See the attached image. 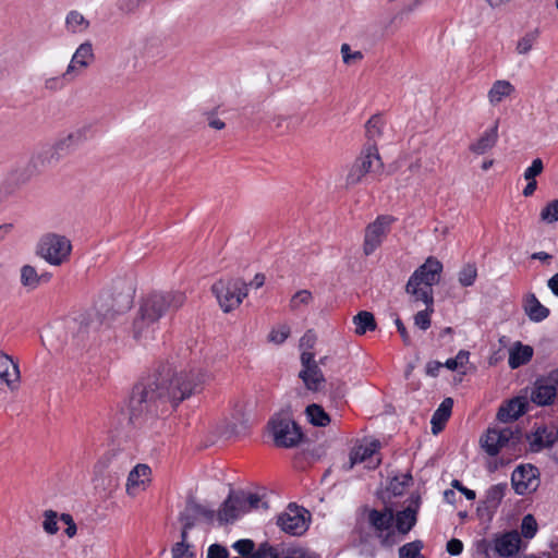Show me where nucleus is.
<instances>
[{
	"mask_svg": "<svg viewBox=\"0 0 558 558\" xmlns=\"http://www.w3.org/2000/svg\"><path fill=\"white\" fill-rule=\"evenodd\" d=\"M446 548L451 556H458L463 550V543L458 538H451L448 541Z\"/></svg>",
	"mask_w": 558,
	"mask_h": 558,
	"instance_id": "nucleus-62",
	"label": "nucleus"
},
{
	"mask_svg": "<svg viewBox=\"0 0 558 558\" xmlns=\"http://www.w3.org/2000/svg\"><path fill=\"white\" fill-rule=\"evenodd\" d=\"M383 120L380 116H373L365 124L366 136L368 140H375L381 135Z\"/></svg>",
	"mask_w": 558,
	"mask_h": 558,
	"instance_id": "nucleus-45",
	"label": "nucleus"
},
{
	"mask_svg": "<svg viewBox=\"0 0 558 558\" xmlns=\"http://www.w3.org/2000/svg\"><path fill=\"white\" fill-rule=\"evenodd\" d=\"M514 92V86L506 80L496 81L488 92V99L492 105H497L505 97L510 96Z\"/></svg>",
	"mask_w": 558,
	"mask_h": 558,
	"instance_id": "nucleus-30",
	"label": "nucleus"
},
{
	"mask_svg": "<svg viewBox=\"0 0 558 558\" xmlns=\"http://www.w3.org/2000/svg\"><path fill=\"white\" fill-rule=\"evenodd\" d=\"M384 163L379 156L376 143L368 144L362 150L361 156L356 158L354 163L349 170L345 179L347 185H355L362 181L366 173L380 172Z\"/></svg>",
	"mask_w": 558,
	"mask_h": 558,
	"instance_id": "nucleus-6",
	"label": "nucleus"
},
{
	"mask_svg": "<svg viewBox=\"0 0 558 558\" xmlns=\"http://www.w3.org/2000/svg\"><path fill=\"white\" fill-rule=\"evenodd\" d=\"M442 271V264L435 257H428L423 265H421L411 276L418 283L425 287L433 288L440 280Z\"/></svg>",
	"mask_w": 558,
	"mask_h": 558,
	"instance_id": "nucleus-17",
	"label": "nucleus"
},
{
	"mask_svg": "<svg viewBox=\"0 0 558 558\" xmlns=\"http://www.w3.org/2000/svg\"><path fill=\"white\" fill-rule=\"evenodd\" d=\"M189 548V544L175 543L172 547V558H186Z\"/></svg>",
	"mask_w": 558,
	"mask_h": 558,
	"instance_id": "nucleus-63",
	"label": "nucleus"
},
{
	"mask_svg": "<svg viewBox=\"0 0 558 558\" xmlns=\"http://www.w3.org/2000/svg\"><path fill=\"white\" fill-rule=\"evenodd\" d=\"M365 512L368 525L381 537V545L390 546L392 544L390 538L393 535L390 531L395 521L393 510L389 507L383 510L365 508Z\"/></svg>",
	"mask_w": 558,
	"mask_h": 558,
	"instance_id": "nucleus-12",
	"label": "nucleus"
},
{
	"mask_svg": "<svg viewBox=\"0 0 558 558\" xmlns=\"http://www.w3.org/2000/svg\"><path fill=\"white\" fill-rule=\"evenodd\" d=\"M196 519L192 510H189V505L186 504L184 511L179 517L184 530H192L196 524Z\"/></svg>",
	"mask_w": 558,
	"mask_h": 558,
	"instance_id": "nucleus-55",
	"label": "nucleus"
},
{
	"mask_svg": "<svg viewBox=\"0 0 558 558\" xmlns=\"http://www.w3.org/2000/svg\"><path fill=\"white\" fill-rule=\"evenodd\" d=\"M498 123L499 121L497 120L475 143L471 144L470 150L474 154L483 155L493 148L498 140Z\"/></svg>",
	"mask_w": 558,
	"mask_h": 558,
	"instance_id": "nucleus-26",
	"label": "nucleus"
},
{
	"mask_svg": "<svg viewBox=\"0 0 558 558\" xmlns=\"http://www.w3.org/2000/svg\"><path fill=\"white\" fill-rule=\"evenodd\" d=\"M221 310L229 313L238 307L247 295V284L241 279H220L211 286Z\"/></svg>",
	"mask_w": 558,
	"mask_h": 558,
	"instance_id": "nucleus-5",
	"label": "nucleus"
},
{
	"mask_svg": "<svg viewBox=\"0 0 558 558\" xmlns=\"http://www.w3.org/2000/svg\"><path fill=\"white\" fill-rule=\"evenodd\" d=\"M527 405L529 403L525 398L515 397L499 408L497 412V420L501 423L515 421L525 414Z\"/></svg>",
	"mask_w": 558,
	"mask_h": 558,
	"instance_id": "nucleus-20",
	"label": "nucleus"
},
{
	"mask_svg": "<svg viewBox=\"0 0 558 558\" xmlns=\"http://www.w3.org/2000/svg\"><path fill=\"white\" fill-rule=\"evenodd\" d=\"M538 469L532 464H522L511 474V484L518 495H526L537 489L539 485Z\"/></svg>",
	"mask_w": 558,
	"mask_h": 558,
	"instance_id": "nucleus-15",
	"label": "nucleus"
},
{
	"mask_svg": "<svg viewBox=\"0 0 558 558\" xmlns=\"http://www.w3.org/2000/svg\"><path fill=\"white\" fill-rule=\"evenodd\" d=\"M186 502L189 505V510H192L196 518L202 517L208 524H213L215 518L217 517L214 509L203 506L193 496H190Z\"/></svg>",
	"mask_w": 558,
	"mask_h": 558,
	"instance_id": "nucleus-36",
	"label": "nucleus"
},
{
	"mask_svg": "<svg viewBox=\"0 0 558 558\" xmlns=\"http://www.w3.org/2000/svg\"><path fill=\"white\" fill-rule=\"evenodd\" d=\"M290 335V328L286 325H282L279 329H272L268 336L269 341L281 344L283 343Z\"/></svg>",
	"mask_w": 558,
	"mask_h": 558,
	"instance_id": "nucleus-54",
	"label": "nucleus"
},
{
	"mask_svg": "<svg viewBox=\"0 0 558 558\" xmlns=\"http://www.w3.org/2000/svg\"><path fill=\"white\" fill-rule=\"evenodd\" d=\"M493 543L494 550L500 557H513L520 550L522 539L519 532L512 530L505 533L495 534Z\"/></svg>",
	"mask_w": 558,
	"mask_h": 558,
	"instance_id": "nucleus-18",
	"label": "nucleus"
},
{
	"mask_svg": "<svg viewBox=\"0 0 558 558\" xmlns=\"http://www.w3.org/2000/svg\"><path fill=\"white\" fill-rule=\"evenodd\" d=\"M353 324L355 326L356 335H365L367 331L376 329V320L373 313L367 311H361L353 317Z\"/></svg>",
	"mask_w": 558,
	"mask_h": 558,
	"instance_id": "nucleus-31",
	"label": "nucleus"
},
{
	"mask_svg": "<svg viewBox=\"0 0 558 558\" xmlns=\"http://www.w3.org/2000/svg\"><path fill=\"white\" fill-rule=\"evenodd\" d=\"M341 54L343 62L350 64L354 60H361L363 54L361 51L351 52L350 46L348 44H343L341 46Z\"/></svg>",
	"mask_w": 558,
	"mask_h": 558,
	"instance_id": "nucleus-57",
	"label": "nucleus"
},
{
	"mask_svg": "<svg viewBox=\"0 0 558 558\" xmlns=\"http://www.w3.org/2000/svg\"><path fill=\"white\" fill-rule=\"evenodd\" d=\"M72 80V74H66V71L60 76H52L45 80L44 86L49 92H58L64 88L66 82Z\"/></svg>",
	"mask_w": 558,
	"mask_h": 558,
	"instance_id": "nucleus-44",
	"label": "nucleus"
},
{
	"mask_svg": "<svg viewBox=\"0 0 558 558\" xmlns=\"http://www.w3.org/2000/svg\"><path fill=\"white\" fill-rule=\"evenodd\" d=\"M275 445L281 448L296 447L303 439L301 427L288 414L279 413L268 422Z\"/></svg>",
	"mask_w": 558,
	"mask_h": 558,
	"instance_id": "nucleus-4",
	"label": "nucleus"
},
{
	"mask_svg": "<svg viewBox=\"0 0 558 558\" xmlns=\"http://www.w3.org/2000/svg\"><path fill=\"white\" fill-rule=\"evenodd\" d=\"M533 356V349L530 345H524L517 342L510 350L508 364L512 369H515L526 364Z\"/></svg>",
	"mask_w": 558,
	"mask_h": 558,
	"instance_id": "nucleus-28",
	"label": "nucleus"
},
{
	"mask_svg": "<svg viewBox=\"0 0 558 558\" xmlns=\"http://www.w3.org/2000/svg\"><path fill=\"white\" fill-rule=\"evenodd\" d=\"M317 337L313 330H307L302 338L300 339V348L303 351H311L315 343H316Z\"/></svg>",
	"mask_w": 558,
	"mask_h": 558,
	"instance_id": "nucleus-56",
	"label": "nucleus"
},
{
	"mask_svg": "<svg viewBox=\"0 0 558 558\" xmlns=\"http://www.w3.org/2000/svg\"><path fill=\"white\" fill-rule=\"evenodd\" d=\"M98 322L94 320L88 313H81L72 318L68 324V329L72 333L75 345L84 349L93 335L96 333Z\"/></svg>",
	"mask_w": 558,
	"mask_h": 558,
	"instance_id": "nucleus-14",
	"label": "nucleus"
},
{
	"mask_svg": "<svg viewBox=\"0 0 558 558\" xmlns=\"http://www.w3.org/2000/svg\"><path fill=\"white\" fill-rule=\"evenodd\" d=\"M207 374L201 368L180 371L170 363H161L132 390L129 411L130 422L137 424L147 416H158L169 408L178 407L183 400L202 390Z\"/></svg>",
	"mask_w": 558,
	"mask_h": 558,
	"instance_id": "nucleus-1",
	"label": "nucleus"
},
{
	"mask_svg": "<svg viewBox=\"0 0 558 558\" xmlns=\"http://www.w3.org/2000/svg\"><path fill=\"white\" fill-rule=\"evenodd\" d=\"M130 304H131V296H130V294H128V295H125L124 303L122 305H111L110 307L105 308L104 305L99 301L96 304V310L99 315H101L106 318V317H111L114 314L123 312L124 310L129 308Z\"/></svg>",
	"mask_w": 558,
	"mask_h": 558,
	"instance_id": "nucleus-40",
	"label": "nucleus"
},
{
	"mask_svg": "<svg viewBox=\"0 0 558 558\" xmlns=\"http://www.w3.org/2000/svg\"><path fill=\"white\" fill-rule=\"evenodd\" d=\"M470 353L465 350H460L456 357L448 359L444 366L450 371H457L459 367H462L469 360Z\"/></svg>",
	"mask_w": 558,
	"mask_h": 558,
	"instance_id": "nucleus-48",
	"label": "nucleus"
},
{
	"mask_svg": "<svg viewBox=\"0 0 558 558\" xmlns=\"http://www.w3.org/2000/svg\"><path fill=\"white\" fill-rule=\"evenodd\" d=\"M395 324H396L398 332L400 333V337L402 338L404 345H408V347L411 345L412 339H411L403 322L400 319L399 316L396 317Z\"/></svg>",
	"mask_w": 558,
	"mask_h": 558,
	"instance_id": "nucleus-60",
	"label": "nucleus"
},
{
	"mask_svg": "<svg viewBox=\"0 0 558 558\" xmlns=\"http://www.w3.org/2000/svg\"><path fill=\"white\" fill-rule=\"evenodd\" d=\"M150 469L146 464H137L129 474L126 490L130 495L135 494V489L148 481Z\"/></svg>",
	"mask_w": 558,
	"mask_h": 558,
	"instance_id": "nucleus-29",
	"label": "nucleus"
},
{
	"mask_svg": "<svg viewBox=\"0 0 558 558\" xmlns=\"http://www.w3.org/2000/svg\"><path fill=\"white\" fill-rule=\"evenodd\" d=\"M45 520L43 523V527L48 534H56L59 531L57 518L58 514L53 510H46L44 513Z\"/></svg>",
	"mask_w": 558,
	"mask_h": 558,
	"instance_id": "nucleus-49",
	"label": "nucleus"
},
{
	"mask_svg": "<svg viewBox=\"0 0 558 558\" xmlns=\"http://www.w3.org/2000/svg\"><path fill=\"white\" fill-rule=\"evenodd\" d=\"M433 313L434 306H426L425 310L418 311L413 317L414 325L423 331L427 330L432 325L430 316Z\"/></svg>",
	"mask_w": 558,
	"mask_h": 558,
	"instance_id": "nucleus-42",
	"label": "nucleus"
},
{
	"mask_svg": "<svg viewBox=\"0 0 558 558\" xmlns=\"http://www.w3.org/2000/svg\"><path fill=\"white\" fill-rule=\"evenodd\" d=\"M302 369L299 377L302 379L307 390L317 392L326 381L324 374L311 351H303L300 356Z\"/></svg>",
	"mask_w": 558,
	"mask_h": 558,
	"instance_id": "nucleus-13",
	"label": "nucleus"
},
{
	"mask_svg": "<svg viewBox=\"0 0 558 558\" xmlns=\"http://www.w3.org/2000/svg\"><path fill=\"white\" fill-rule=\"evenodd\" d=\"M310 519V512L305 508L290 504L278 517L277 525L287 534L301 536L307 531Z\"/></svg>",
	"mask_w": 558,
	"mask_h": 558,
	"instance_id": "nucleus-10",
	"label": "nucleus"
},
{
	"mask_svg": "<svg viewBox=\"0 0 558 558\" xmlns=\"http://www.w3.org/2000/svg\"><path fill=\"white\" fill-rule=\"evenodd\" d=\"M538 37V29L531 31L526 33L517 45V51L520 54H526L531 51L533 48V45L535 44L536 39Z\"/></svg>",
	"mask_w": 558,
	"mask_h": 558,
	"instance_id": "nucleus-43",
	"label": "nucleus"
},
{
	"mask_svg": "<svg viewBox=\"0 0 558 558\" xmlns=\"http://www.w3.org/2000/svg\"><path fill=\"white\" fill-rule=\"evenodd\" d=\"M0 378L13 389L20 380V369L12 359L3 353H0Z\"/></svg>",
	"mask_w": 558,
	"mask_h": 558,
	"instance_id": "nucleus-25",
	"label": "nucleus"
},
{
	"mask_svg": "<svg viewBox=\"0 0 558 558\" xmlns=\"http://www.w3.org/2000/svg\"><path fill=\"white\" fill-rule=\"evenodd\" d=\"M544 170V165L541 158H536L532 161L531 166L527 167L524 171L525 180H535L537 175H539Z\"/></svg>",
	"mask_w": 558,
	"mask_h": 558,
	"instance_id": "nucleus-53",
	"label": "nucleus"
},
{
	"mask_svg": "<svg viewBox=\"0 0 558 558\" xmlns=\"http://www.w3.org/2000/svg\"><path fill=\"white\" fill-rule=\"evenodd\" d=\"M423 547L424 543L421 539L407 543L399 548V558H424L421 553Z\"/></svg>",
	"mask_w": 558,
	"mask_h": 558,
	"instance_id": "nucleus-38",
	"label": "nucleus"
},
{
	"mask_svg": "<svg viewBox=\"0 0 558 558\" xmlns=\"http://www.w3.org/2000/svg\"><path fill=\"white\" fill-rule=\"evenodd\" d=\"M268 508L267 501L256 493L231 490L217 512L219 525L233 523L241 514L258 508Z\"/></svg>",
	"mask_w": 558,
	"mask_h": 558,
	"instance_id": "nucleus-3",
	"label": "nucleus"
},
{
	"mask_svg": "<svg viewBox=\"0 0 558 558\" xmlns=\"http://www.w3.org/2000/svg\"><path fill=\"white\" fill-rule=\"evenodd\" d=\"M558 395V385L550 380V374L544 380H537L531 393V400L537 405L553 403Z\"/></svg>",
	"mask_w": 558,
	"mask_h": 558,
	"instance_id": "nucleus-19",
	"label": "nucleus"
},
{
	"mask_svg": "<svg viewBox=\"0 0 558 558\" xmlns=\"http://www.w3.org/2000/svg\"><path fill=\"white\" fill-rule=\"evenodd\" d=\"M522 439V433L519 428L512 429L511 427H489L486 434L481 437V446L485 452L495 457L499 453L502 447L509 444L515 446Z\"/></svg>",
	"mask_w": 558,
	"mask_h": 558,
	"instance_id": "nucleus-9",
	"label": "nucleus"
},
{
	"mask_svg": "<svg viewBox=\"0 0 558 558\" xmlns=\"http://www.w3.org/2000/svg\"><path fill=\"white\" fill-rule=\"evenodd\" d=\"M541 219L547 223L558 221V199L551 201L541 211Z\"/></svg>",
	"mask_w": 558,
	"mask_h": 558,
	"instance_id": "nucleus-47",
	"label": "nucleus"
},
{
	"mask_svg": "<svg viewBox=\"0 0 558 558\" xmlns=\"http://www.w3.org/2000/svg\"><path fill=\"white\" fill-rule=\"evenodd\" d=\"M71 151H73V149L63 137L59 140L54 145L44 148L43 151L36 157V159L40 160L43 165L45 162L52 163L59 161L60 158L70 154Z\"/></svg>",
	"mask_w": 558,
	"mask_h": 558,
	"instance_id": "nucleus-22",
	"label": "nucleus"
},
{
	"mask_svg": "<svg viewBox=\"0 0 558 558\" xmlns=\"http://www.w3.org/2000/svg\"><path fill=\"white\" fill-rule=\"evenodd\" d=\"M453 407V400L451 398H445L439 407L434 412L430 424H432V433L437 435L440 433L447 421L449 420Z\"/></svg>",
	"mask_w": 558,
	"mask_h": 558,
	"instance_id": "nucleus-24",
	"label": "nucleus"
},
{
	"mask_svg": "<svg viewBox=\"0 0 558 558\" xmlns=\"http://www.w3.org/2000/svg\"><path fill=\"white\" fill-rule=\"evenodd\" d=\"M477 278V268L475 264H466L459 271V283L462 287H471Z\"/></svg>",
	"mask_w": 558,
	"mask_h": 558,
	"instance_id": "nucleus-39",
	"label": "nucleus"
},
{
	"mask_svg": "<svg viewBox=\"0 0 558 558\" xmlns=\"http://www.w3.org/2000/svg\"><path fill=\"white\" fill-rule=\"evenodd\" d=\"M308 422L318 427H325L330 423L329 414L319 404L312 403L305 410Z\"/></svg>",
	"mask_w": 558,
	"mask_h": 558,
	"instance_id": "nucleus-35",
	"label": "nucleus"
},
{
	"mask_svg": "<svg viewBox=\"0 0 558 558\" xmlns=\"http://www.w3.org/2000/svg\"><path fill=\"white\" fill-rule=\"evenodd\" d=\"M524 311L527 317L535 323H541L549 316V310L544 306L535 294L531 293L527 295Z\"/></svg>",
	"mask_w": 558,
	"mask_h": 558,
	"instance_id": "nucleus-27",
	"label": "nucleus"
},
{
	"mask_svg": "<svg viewBox=\"0 0 558 558\" xmlns=\"http://www.w3.org/2000/svg\"><path fill=\"white\" fill-rule=\"evenodd\" d=\"M89 21L76 10H72L66 14L65 27L70 33H83L89 27Z\"/></svg>",
	"mask_w": 558,
	"mask_h": 558,
	"instance_id": "nucleus-34",
	"label": "nucleus"
},
{
	"mask_svg": "<svg viewBox=\"0 0 558 558\" xmlns=\"http://www.w3.org/2000/svg\"><path fill=\"white\" fill-rule=\"evenodd\" d=\"M232 548L241 556L248 558H303L302 554L286 551L279 546L270 545L268 542H263L255 547L252 539L243 538L236 541Z\"/></svg>",
	"mask_w": 558,
	"mask_h": 558,
	"instance_id": "nucleus-8",
	"label": "nucleus"
},
{
	"mask_svg": "<svg viewBox=\"0 0 558 558\" xmlns=\"http://www.w3.org/2000/svg\"><path fill=\"white\" fill-rule=\"evenodd\" d=\"M185 302L182 292H154L145 298L133 320L132 333L137 341L153 339L159 319L170 312L178 311Z\"/></svg>",
	"mask_w": 558,
	"mask_h": 558,
	"instance_id": "nucleus-2",
	"label": "nucleus"
},
{
	"mask_svg": "<svg viewBox=\"0 0 558 558\" xmlns=\"http://www.w3.org/2000/svg\"><path fill=\"white\" fill-rule=\"evenodd\" d=\"M72 245L64 235H44L37 246V254L51 265H61L70 255Z\"/></svg>",
	"mask_w": 558,
	"mask_h": 558,
	"instance_id": "nucleus-7",
	"label": "nucleus"
},
{
	"mask_svg": "<svg viewBox=\"0 0 558 558\" xmlns=\"http://www.w3.org/2000/svg\"><path fill=\"white\" fill-rule=\"evenodd\" d=\"M140 2L141 0H118L117 8L123 13H132L137 9Z\"/></svg>",
	"mask_w": 558,
	"mask_h": 558,
	"instance_id": "nucleus-59",
	"label": "nucleus"
},
{
	"mask_svg": "<svg viewBox=\"0 0 558 558\" xmlns=\"http://www.w3.org/2000/svg\"><path fill=\"white\" fill-rule=\"evenodd\" d=\"M547 434L546 427L537 428L531 437H527L530 439V449L533 452H538L545 448H550V441L547 444H544V435Z\"/></svg>",
	"mask_w": 558,
	"mask_h": 558,
	"instance_id": "nucleus-41",
	"label": "nucleus"
},
{
	"mask_svg": "<svg viewBox=\"0 0 558 558\" xmlns=\"http://www.w3.org/2000/svg\"><path fill=\"white\" fill-rule=\"evenodd\" d=\"M377 447V442H372L368 446H359L353 448L350 452L347 470H351L356 463H361L371 458L375 453Z\"/></svg>",
	"mask_w": 558,
	"mask_h": 558,
	"instance_id": "nucleus-33",
	"label": "nucleus"
},
{
	"mask_svg": "<svg viewBox=\"0 0 558 558\" xmlns=\"http://www.w3.org/2000/svg\"><path fill=\"white\" fill-rule=\"evenodd\" d=\"M312 299V293L308 290H300L291 298L290 307L296 310L300 305H307Z\"/></svg>",
	"mask_w": 558,
	"mask_h": 558,
	"instance_id": "nucleus-51",
	"label": "nucleus"
},
{
	"mask_svg": "<svg viewBox=\"0 0 558 558\" xmlns=\"http://www.w3.org/2000/svg\"><path fill=\"white\" fill-rule=\"evenodd\" d=\"M451 486L463 494L468 500H474L476 497L475 492L463 486L459 480H453Z\"/></svg>",
	"mask_w": 558,
	"mask_h": 558,
	"instance_id": "nucleus-61",
	"label": "nucleus"
},
{
	"mask_svg": "<svg viewBox=\"0 0 558 558\" xmlns=\"http://www.w3.org/2000/svg\"><path fill=\"white\" fill-rule=\"evenodd\" d=\"M395 221L396 218L390 215H380L366 227L363 243L366 256L372 255L381 245Z\"/></svg>",
	"mask_w": 558,
	"mask_h": 558,
	"instance_id": "nucleus-11",
	"label": "nucleus"
},
{
	"mask_svg": "<svg viewBox=\"0 0 558 558\" xmlns=\"http://www.w3.org/2000/svg\"><path fill=\"white\" fill-rule=\"evenodd\" d=\"M207 558H229V551L222 545L213 544L208 548Z\"/></svg>",
	"mask_w": 558,
	"mask_h": 558,
	"instance_id": "nucleus-58",
	"label": "nucleus"
},
{
	"mask_svg": "<svg viewBox=\"0 0 558 558\" xmlns=\"http://www.w3.org/2000/svg\"><path fill=\"white\" fill-rule=\"evenodd\" d=\"M441 367H444L442 363L438 361H429L425 367L426 375L437 377Z\"/></svg>",
	"mask_w": 558,
	"mask_h": 558,
	"instance_id": "nucleus-64",
	"label": "nucleus"
},
{
	"mask_svg": "<svg viewBox=\"0 0 558 558\" xmlns=\"http://www.w3.org/2000/svg\"><path fill=\"white\" fill-rule=\"evenodd\" d=\"M405 292L410 295L411 302H423L425 306H434L433 288L422 286L414 279L409 278Z\"/></svg>",
	"mask_w": 558,
	"mask_h": 558,
	"instance_id": "nucleus-21",
	"label": "nucleus"
},
{
	"mask_svg": "<svg viewBox=\"0 0 558 558\" xmlns=\"http://www.w3.org/2000/svg\"><path fill=\"white\" fill-rule=\"evenodd\" d=\"M412 480V476L409 474L402 475V477H393L390 481L388 489L395 495L400 496L402 495L404 487L409 484V482Z\"/></svg>",
	"mask_w": 558,
	"mask_h": 558,
	"instance_id": "nucleus-50",
	"label": "nucleus"
},
{
	"mask_svg": "<svg viewBox=\"0 0 558 558\" xmlns=\"http://www.w3.org/2000/svg\"><path fill=\"white\" fill-rule=\"evenodd\" d=\"M507 488V483H499L490 486L485 495L484 504L486 508L496 510L505 497Z\"/></svg>",
	"mask_w": 558,
	"mask_h": 558,
	"instance_id": "nucleus-32",
	"label": "nucleus"
},
{
	"mask_svg": "<svg viewBox=\"0 0 558 558\" xmlns=\"http://www.w3.org/2000/svg\"><path fill=\"white\" fill-rule=\"evenodd\" d=\"M64 138L69 143L71 148L74 150L82 143H84L86 141V130L85 129H78V130L68 134Z\"/></svg>",
	"mask_w": 558,
	"mask_h": 558,
	"instance_id": "nucleus-52",
	"label": "nucleus"
},
{
	"mask_svg": "<svg viewBox=\"0 0 558 558\" xmlns=\"http://www.w3.org/2000/svg\"><path fill=\"white\" fill-rule=\"evenodd\" d=\"M94 59L93 45L90 41L81 44L75 50L72 59L66 68V74H73L76 65L87 68Z\"/></svg>",
	"mask_w": 558,
	"mask_h": 558,
	"instance_id": "nucleus-23",
	"label": "nucleus"
},
{
	"mask_svg": "<svg viewBox=\"0 0 558 558\" xmlns=\"http://www.w3.org/2000/svg\"><path fill=\"white\" fill-rule=\"evenodd\" d=\"M537 532V522L532 514L523 517L521 522V534L525 538H533Z\"/></svg>",
	"mask_w": 558,
	"mask_h": 558,
	"instance_id": "nucleus-46",
	"label": "nucleus"
},
{
	"mask_svg": "<svg viewBox=\"0 0 558 558\" xmlns=\"http://www.w3.org/2000/svg\"><path fill=\"white\" fill-rule=\"evenodd\" d=\"M40 281L41 277H39L35 267L24 265L21 268V283L23 287L34 290L39 286Z\"/></svg>",
	"mask_w": 558,
	"mask_h": 558,
	"instance_id": "nucleus-37",
	"label": "nucleus"
},
{
	"mask_svg": "<svg viewBox=\"0 0 558 558\" xmlns=\"http://www.w3.org/2000/svg\"><path fill=\"white\" fill-rule=\"evenodd\" d=\"M421 505L420 495L412 494L409 498V505L405 509L398 511L395 514L396 527L399 533L408 534L417 521V511Z\"/></svg>",
	"mask_w": 558,
	"mask_h": 558,
	"instance_id": "nucleus-16",
	"label": "nucleus"
}]
</instances>
